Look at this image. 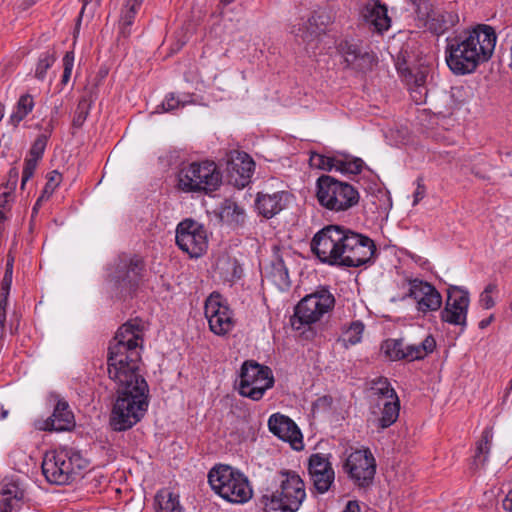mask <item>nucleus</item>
<instances>
[{
  "mask_svg": "<svg viewBox=\"0 0 512 512\" xmlns=\"http://www.w3.org/2000/svg\"><path fill=\"white\" fill-rule=\"evenodd\" d=\"M411 92V97L417 104H421L425 102L427 96V90H422L416 87H409Z\"/></svg>",
  "mask_w": 512,
  "mask_h": 512,
  "instance_id": "51",
  "label": "nucleus"
},
{
  "mask_svg": "<svg viewBox=\"0 0 512 512\" xmlns=\"http://www.w3.org/2000/svg\"><path fill=\"white\" fill-rule=\"evenodd\" d=\"M313 254L328 265L359 267L370 263L376 254L374 241L344 226L327 225L312 238Z\"/></svg>",
  "mask_w": 512,
  "mask_h": 512,
  "instance_id": "2",
  "label": "nucleus"
},
{
  "mask_svg": "<svg viewBox=\"0 0 512 512\" xmlns=\"http://www.w3.org/2000/svg\"><path fill=\"white\" fill-rule=\"evenodd\" d=\"M24 503V489L18 480L5 478L0 483V512H18Z\"/></svg>",
  "mask_w": 512,
  "mask_h": 512,
  "instance_id": "21",
  "label": "nucleus"
},
{
  "mask_svg": "<svg viewBox=\"0 0 512 512\" xmlns=\"http://www.w3.org/2000/svg\"><path fill=\"white\" fill-rule=\"evenodd\" d=\"M208 482L215 493L231 503H246L253 495L247 477L228 465L212 468L208 474Z\"/></svg>",
  "mask_w": 512,
  "mask_h": 512,
  "instance_id": "6",
  "label": "nucleus"
},
{
  "mask_svg": "<svg viewBox=\"0 0 512 512\" xmlns=\"http://www.w3.org/2000/svg\"><path fill=\"white\" fill-rule=\"evenodd\" d=\"M34 101L30 94L22 95L16 105L15 110L10 116V121L17 126L33 109Z\"/></svg>",
  "mask_w": 512,
  "mask_h": 512,
  "instance_id": "36",
  "label": "nucleus"
},
{
  "mask_svg": "<svg viewBox=\"0 0 512 512\" xmlns=\"http://www.w3.org/2000/svg\"><path fill=\"white\" fill-rule=\"evenodd\" d=\"M227 178L231 185L238 189L248 186L255 173L256 162H226Z\"/></svg>",
  "mask_w": 512,
  "mask_h": 512,
  "instance_id": "27",
  "label": "nucleus"
},
{
  "mask_svg": "<svg viewBox=\"0 0 512 512\" xmlns=\"http://www.w3.org/2000/svg\"><path fill=\"white\" fill-rule=\"evenodd\" d=\"M130 27H131V25L120 22L119 34L125 38L128 37L131 33Z\"/></svg>",
  "mask_w": 512,
  "mask_h": 512,
  "instance_id": "57",
  "label": "nucleus"
},
{
  "mask_svg": "<svg viewBox=\"0 0 512 512\" xmlns=\"http://www.w3.org/2000/svg\"><path fill=\"white\" fill-rule=\"evenodd\" d=\"M221 182L222 175L216 162H191L178 175V187L186 193H209L215 191Z\"/></svg>",
  "mask_w": 512,
  "mask_h": 512,
  "instance_id": "8",
  "label": "nucleus"
},
{
  "mask_svg": "<svg viewBox=\"0 0 512 512\" xmlns=\"http://www.w3.org/2000/svg\"><path fill=\"white\" fill-rule=\"evenodd\" d=\"M94 101L92 90L85 89L84 94L80 98L76 110L74 112L72 124L76 128L82 127L89 115L91 105Z\"/></svg>",
  "mask_w": 512,
  "mask_h": 512,
  "instance_id": "33",
  "label": "nucleus"
},
{
  "mask_svg": "<svg viewBox=\"0 0 512 512\" xmlns=\"http://www.w3.org/2000/svg\"><path fill=\"white\" fill-rule=\"evenodd\" d=\"M426 195V187L424 185L423 177L419 176L416 179V190L413 194V206L417 205Z\"/></svg>",
  "mask_w": 512,
  "mask_h": 512,
  "instance_id": "47",
  "label": "nucleus"
},
{
  "mask_svg": "<svg viewBox=\"0 0 512 512\" xmlns=\"http://www.w3.org/2000/svg\"><path fill=\"white\" fill-rule=\"evenodd\" d=\"M364 329L365 325L362 321H353L349 327L343 331V334L338 339V342L341 343L342 347L346 349L349 348V346L356 345L361 342Z\"/></svg>",
  "mask_w": 512,
  "mask_h": 512,
  "instance_id": "35",
  "label": "nucleus"
},
{
  "mask_svg": "<svg viewBox=\"0 0 512 512\" xmlns=\"http://www.w3.org/2000/svg\"><path fill=\"white\" fill-rule=\"evenodd\" d=\"M274 385L272 370L253 360L245 361L240 370L238 392L241 396L259 401Z\"/></svg>",
  "mask_w": 512,
  "mask_h": 512,
  "instance_id": "11",
  "label": "nucleus"
},
{
  "mask_svg": "<svg viewBox=\"0 0 512 512\" xmlns=\"http://www.w3.org/2000/svg\"><path fill=\"white\" fill-rule=\"evenodd\" d=\"M180 106H184V103H182L179 99H177L174 94H169L166 96L165 100L163 101L161 107L163 111L170 112L173 111Z\"/></svg>",
  "mask_w": 512,
  "mask_h": 512,
  "instance_id": "46",
  "label": "nucleus"
},
{
  "mask_svg": "<svg viewBox=\"0 0 512 512\" xmlns=\"http://www.w3.org/2000/svg\"><path fill=\"white\" fill-rule=\"evenodd\" d=\"M371 396L375 397L374 402L385 401L397 397L395 390L391 387L387 378L378 377L370 382Z\"/></svg>",
  "mask_w": 512,
  "mask_h": 512,
  "instance_id": "34",
  "label": "nucleus"
},
{
  "mask_svg": "<svg viewBox=\"0 0 512 512\" xmlns=\"http://www.w3.org/2000/svg\"><path fill=\"white\" fill-rule=\"evenodd\" d=\"M73 65H74V53L72 51H70V52H67L63 57L64 71H63L62 80H61L62 84L68 83V81L71 77Z\"/></svg>",
  "mask_w": 512,
  "mask_h": 512,
  "instance_id": "45",
  "label": "nucleus"
},
{
  "mask_svg": "<svg viewBox=\"0 0 512 512\" xmlns=\"http://www.w3.org/2000/svg\"><path fill=\"white\" fill-rule=\"evenodd\" d=\"M8 296L6 294L1 293V299H0V310L4 311L7 308L8 305Z\"/></svg>",
  "mask_w": 512,
  "mask_h": 512,
  "instance_id": "59",
  "label": "nucleus"
},
{
  "mask_svg": "<svg viewBox=\"0 0 512 512\" xmlns=\"http://www.w3.org/2000/svg\"><path fill=\"white\" fill-rule=\"evenodd\" d=\"M382 350L392 360H404L405 342L404 339H388L383 342Z\"/></svg>",
  "mask_w": 512,
  "mask_h": 512,
  "instance_id": "38",
  "label": "nucleus"
},
{
  "mask_svg": "<svg viewBox=\"0 0 512 512\" xmlns=\"http://www.w3.org/2000/svg\"><path fill=\"white\" fill-rule=\"evenodd\" d=\"M290 193L278 191L272 194L258 192L255 199V208L259 215L271 219L284 210L289 202Z\"/></svg>",
  "mask_w": 512,
  "mask_h": 512,
  "instance_id": "22",
  "label": "nucleus"
},
{
  "mask_svg": "<svg viewBox=\"0 0 512 512\" xmlns=\"http://www.w3.org/2000/svg\"><path fill=\"white\" fill-rule=\"evenodd\" d=\"M435 348H436V341L432 335L426 336V338L420 344H406L405 343L404 360H407V361L422 360L428 354L432 353Z\"/></svg>",
  "mask_w": 512,
  "mask_h": 512,
  "instance_id": "30",
  "label": "nucleus"
},
{
  "mask_svg": "<svg viewBox=\"0 0 512 512\" xmlns=\"http://www.w3.org/2000/svg\"><path fill=\"white\" fill-rule=\"evenodd\" d=\"M459 22L455 11L442 8L431 9L426 15V26L434 34L440 35L454 27Z\"/></svg>",
  "mask_w": 512,
  "mask_h": 512,
  "instance_id": "26",
  "label": "nucleus"
},
{
  "mask_svg": "<svg viewBox=\"0 0 512 512\" xmlns=\"http://www.w3.org/2000/svg\"><path fill=\"white\" fill-rule=\"evenodd\" d=\"M61 178H62L61 174L58 171H56V170H54V171H52V172H50L48 174L47 183H46V185H45V187H44V189L42 191V195L38 198V200H37V202L35 204L34 209H36V207L39 205V203L43 199L49 198L53 194L54 190L60 184Z\"/></svg>",
  "mask_w": 512,
  "mask_h": 512,
  "instance_id": "42",
  "label": "nucleus"
},
{
  "mask_svg": "<svg viewBox=\"0 0 512 512\" xmlns=\"http://www.w3.org/2000/svg\"><path fill=\"white\" fill-rule=\"evenodd\" d=\"M493 319V316H490L488 318H485V319H482L480 322H479V328L480 329H485L486 327H488L491 323Z\"/></svg>",
  "mask_w": 512,
  "mask_h": 512,
  "instance_id": "60",
  "label": "nucleus"
},
{
  "mask_svg": "<svg viewBox=\"0 0 512 512\" xmlns=\"http://www.w3.org/2000/svg\"><path fill=\"white\" fill-rule=\"evenodd\" d=\"M87 460L72 448H59L45 454L42 472L46 480L56 485H67L87 467Z\"/></svg>",
  "mask_w": 512,
  "mask_h": 512,
  "instance_id": "5",
  "label": "nucleus"
},
{
  "mask_svg": "<svg viewBox=\"0 0 512 512\" xmlns=\"http://www.w3.org/2000/svg\"><path fill=\"white\" fill-rule=\"evenodd\" d=\"M267 277L280 289H287L290 287L291 283L289 280L288 269L282 256L277 253L268 267Z\"/></svg>",
  "mask_w": 512,
  "mask_h": 512,
  "instance_id": "28",
  "label": "nucleus"
},
{
  "mask_svg": "<svg viewBox=\"0 0 512 512\" xmlns=\"http://www.w3.org/2000/svg\"><path fill=\"white\" fill-rule=\"evenodd\" d=\"M316 196L321 206L334 212L346 211L359 201V193L351 184L329 175L318 178Z\"/></svg>",
  "mask_w": 512,
  "mask_h": 512,
  "instance_id": "7",
  "label": "nucleus"
},
{
  "mask_svg": "<svg viewBox=\"0 0 512 512\" xmlns=\"http://www.w3.org/2000/svg\"><path fill=\"white\" fill-rule=\"evenodd\" d=\"M227 160H253L252 157L244 152L239 150H231L227 155Z\"/></svg>",
  "mask_w": 512,
  "mask_h": 512,
  "instance_id": "52",
  "label": "nucleus"
},
{
  "mask_svg": "<svg viewBox=\"0 0 512 512\" xmlns=\"http://www.w3.org/2000/svg\"><path fill=\"white\" fill-rule=\"evenodd\" d=\"M75 426L74 414L64 399H59L50 417L40 423L37 428L43 431H69Z\"/></svg>",
  "mask_w": 512,
  "mask_h": 512,
  "instance_id": "20",
  "label": "nucleus"
},
{
  "mask_svg": "<svg viewBox=\"0 0 512 512\" xmlns=\"http://www.w3.org/2000/svg\"><path fill=\"white\" fill-rule=\"evenodd\" d=\"M48 138L49 133H43L35 139L30 148L31 160H39L42 157L47 146Z\"/></svg>",
  "mask_w": 512,
  "mask_h": 512,
  "instance_id": "43",
  "label": "nucleus"
},
{
  "mask_svg": "<svg viewBox=\"0 0 512 512\" xmlns=\"http://www.w3.org/2000/svg\"><path fill=\"white\" fill-rule=\"evenodd\" d=\"M176 244L191 258H198L208 248L207 231L201 223L193 219H184L176 227Z\"/></svg>",
  "mask_w": 512,
  "mask_h": 512,
  "instance_id": "12",
  "label": "nucleus"
},
{
  "mask_svg": "<svg viewBox=\"0 0 512 512\" xmlns=\"http://www.w3.org/2000/svg\"><path fill=\"white\" fill-rule=\"evenodd\" d=\"M472 172L479 178L486 179V176L481 174L476 168H472Z\"/></svg>",
  "mask_w": 512,
  "mask_h": 512,
  "instance_id": "64",
  "label": "nucleus"
},
{
  "mask_svg": "<svg viewBox=\"0 0 512 512\" xmlns=\"http://www.w3.org/2000/svg\"><path fill=\"white\" fill-rule=\"evenodd\" d=\"M82 1V9L80 11V15L78 17V22H80L82 16H83V13L87 7V5L92 1V0H81Z\"/></svg>",
  "mask_w": 512,
  "mask_h": 512,
  "instance_id": "62",
  "label": "nucleus"
},
{
  "mask_svg": "<svg viewBox=\"0 0 512 512\" xmlns=\"http://www.w3.org/2000/svg\"><path fill=\"white\" fill-rule=\"evenodd\" d=\"M55 61L56 56L54 53H51L49 51L42 53L36 65L35 77L38 80H44L46 77L47 70L54 64Z\"/></svg>",
  "mask_w": 512,
  "mask_h": 512,
  "instance_id": "39",
  "label": "nucleus"
},
{
  "mask_svg": "<svg viewBox=\"0 0 512 512\" xmlns=\"http://www.w3.org/2000/svg\"><path fill=\"white\" fill-rule=\"evenodd\" d=\"M6 322V310L2 311L0 310V326H5Z\"/></svg>",
  "mask_w": 512,
  "mask_h": 512,
  "instance_id": "63",
  "label": "nucleus"
},
{
  "mask_svg": "<svg viewBox=\"0 0 512 512\" xmlns=\"http://www.w3.org/2000/svg\"><path fill=\"white\" fill-rule=\"evenodd\" d=\"M142 328L126 322L118 328L108 349V375L117 384V398L110 415L114 431H126L145 415L149 405V387L139 373Z\"/></svg>",
  "mask_w": 512,
  "mask_h": 512,
  "instance_id": "1",
  "label": "nucleus"
},
{
  "mask_svg": "<svg viewBox=\"0 0 512 512\" xmlns=\"http://www.w3.org/2000/svg\"><path fill=\"white\" fill-rule=\"evenodd\" d=\"M204 308L210 330L214 334L223 336L233 329L232 312L227 304L222 302L219 294L212 293L206 300Z\"/></svg>",
  "mask_w": 512,
  "mask_h": 512,
  "instance_id": "15",
  "label": "nucleus"
},
{
  "mask_svg": "<svg viewBox=\"0 0 512 512\" xmlns=\"http://www.w3.org/2000/svg\"><path fill=\"white\" fill-rule=\"evenodd\" d=\"M361 14L370 28L378 33H383L390 28L391 19L388 16V9L380 0L368 1Z\"/></svg>",
  "mask_w": 512,
  "mask_h": 512,
  "instance_id": "24",
  "label": "nucleus"
},
{
  "mask_svg": "<svg viewBox=\"0 0 512 512\" xmlns=\"http://www.w3.org/2000/svg\"><path fill=\"white\" fill-rule=\"evenodd\" d=\"M12 275L13 273H6L4 274V277L1 282V292L2 294L9 295L10 288L12 284Z\"/></svg>",
  "mask_w": 512,
  "mask_h": 512,
  "instance_id": "53",
  "label": "nucleus"
},
{
  "mask_svg": "<svg viewBox=\"0 0 512 512\" xmlns=\"http://www.w3.org/2000/svg\"><path fill=\"white\" fill-rule=\"evenodd\" d=\"M167 157L171 160H185L187 158L192 157V155L189 154L186 149L173 148L169 151Z\"/></svg>",
  "mask_w": 512,
  "mask_h": 512,
  "instance_id": "50",
  "label": "nucleus"
},
{
  "mask_svg": "<svg viewBox=\"0 0 512 512\" xmlns=\"http://www.w3.org/2000/svg\"><path fill=\"white\" fill-rule=\"evenodd\" d=\"M10 192H4L1 196H0V204L2 205L1 208L3 210H6V204L8 202V197H10Z\"/></svg>",
  "mask_w": 512,
  "mask_h": 512,
  "instance_id": "58",
  "label": "nucleus"
},
{
  "mask_svg": "<svg viewBox=\"0 0 512 512\" xmlns=\"http://www.w3.org/2000/svg\"><path fill=\"white\" fill-rule=\"evenodd\" d=\"M154 502L156 512H182L179 496L167 489L157 492Z\"/></svg>",
  "mask_w": 512,
  "mask_h": 512,
  "instance_id": "32",
  "label": "nucleus"
},
{
  "mask_svg": "<svg viewBox=\"0 0 512 512\" xmlns=\"http://www.w3.org/2000/svg\"><path fill=\"white\" fill-rule=\"evenodd\" d=\"M277 488L263 495L260 503L264 512H297L306 498L305 484L292 470H280L275 476Z\"/></svg>",
  "mask_w": 512,
  "mask_h": 512,
  "instance_id": "4",
  "label": "nucleus"
},
{
  "mask_svg": "<svg viewBox=\"0 0 512 512\" xmlns=\"http://www.w3.org/2000/svg\"><path fill=\"white\" fill-rule=\"evenodd\" d=\"M143 260L136 255H120L109 274L112 290L119 297L131 295L139 286L144 271Z\"/></svg>",
  "mask_w": 512,
  "mask_h": 512,
  "instance_id": "9",
  "label": "nucleus"
},
{
  "mask_svg": "<svg viewBox=\"0 0 512 512\" xmlns=\"http://www.w3.org/2000/svg\"><path fill=\"white\" fill-rule=\"evenodd\" d=\"M142 3L143 0H126V4L122 10L120 22L132 25Z\"/></svg>",
  "mask_w": 512,
  "mask_h": 512,
  "instance_id": "41",
  "label": "nucleus"
},
{
  "mask_svg": "<svg viewBox=\"0 0 512 512\" xmlns=\"http://www.w3.org/2000/svg\"><path fill=\"white\" fill-rule=\"evenodd\" d=\"M408 296L415 300L417 310L424 314L437 311L442 305V296L437 289L417 278L409 281Z\"/></svg>",
  "mask_w": 512,
  "mask_h": 512,
  "instance_id": "16",
  "label": "nucleus"
},
{
  "mask_svg": "<svg viewBox=\"0 0 512 512\" xmlns=\"http://www.w3.org/2000/svg\"><path fill=\"white\" fill-rule=\"evenodd\" d=\"M343 512H360V506L357 501H349Z\"/></svg>",
  "mask_w": 512,
  "mask_h": 512,
  "instance_id": "56",
  "label": "nucleus"
},
{
  "mask_svg": "<svg viewBox=\"0 0 512 512\" xmlns=\"http://www.w3.org/2000/svg\"><path fill=\"white\" fill-rule=\"evenodd\" d=\"M315 156H318L319 160H339L338 159L339 157H341L342 160H354V161L362 160L359 157H350L348 154H345V153H338L337 155H334V156H325V155L317 154L314 151H310L309 160H313Z\"/></svg>",
  "mask_w": 512,
  "mask_h": 512,
  "instance_id": "48",
  "label": "nucleus"
},
{
  "mask_svg": "<svg viewBox=\"0 0 512 512\" xmlns=\"http://www.w3.org/2000/svg\"><path fill=\"white\" fill-rule=\"evenodd\" d=\"M335 298L327 288H319L314 293L306 295L296 305L291 325L300 330L303 325L318 322L322 316L334 308Z\"/></svg>",
  "mask_w": 512,
  "mask_h": 512,
  "instance_id": "10",
  "label": "nucleus"
},
{
  "mask_svg": "<svg viewBox=\"0 0 512 512\" xmlns=\"http://www.w3.org/2000/svg\"><path fill=\"white\" fill-rule=\"evenodd\" d=\"M493 439V431L491 428H485L482 432L481 439L477 442L475 461L484 464L488 458L491 443Z\"/></svg>",
  "mask_w": 512,
  "mask_h": 512,
  "instance_id": "37",
  "label": "nucleus"
},
{
  "mask_svg": "<svg viewBox=\"0 0 512 512\" xmlns=\"http://www.w3.org/2000/svg\"><path fill=\"white\" fill-rule=\"evenodd\" d=\"M502 506L506 511L512 512V491H509L502 502Z\"/></svg>",
  "mask_w": 512,
  "mask_h": 512,
  "instance_id": "55",
  "label": "nucleus"
},
{
  "mask_svg": "<svg viewBox=\"0 0 512 512\" xmlns=\"http://www.w3.org/2000/svg\"><path fill=\"white\" fill-rule=\"evenodd\" d=\"M332 22L333 16L331 10L326 7L319 8L312 13L303 27L298 28L295 35L300 37L304 42H310L320 33L324 32Z\"/></svg>",
  "mask_w": 512,
  "mask_h": 512,
  "instance_id": "23",
  "label": "nucleus"
},
{
  "mask_svg": "<svg viewBox=\"0 0 512 512\" xmlns=\"http://www.w3.org/2000/svg\"><path fill=\"white\" fill-rule=\"evenodd\" d=\"M400 411L398 396L385 401L374 402L370 407L371 414L376 418L378 427L385 429L394 424Z\"/></svg>",
  "mask_w": 512,
  "mask_h": 512,
  "instance_id": "25",
  "label": "nucleus"
},
{
  "mask_svg": "<svg viewBox=\"0 0 512 512\" xmlns=\"http://www.w3.org/2000/svg\"><path fill=\"white\" fill-rule=\"evenodd\" d=\"M338 49L347 66L357 71L365 72L371 70L377 60L374 53L364 49L357 43L347 40L342 41Z\"/></svg>",
  "mask_w": 512,
  "mask_h": 512,
  "instance_id": "19",
  "label": "nucleus"
},
{
  "mask_svg": "<svg viewBox=\"0 0 512 512\" xmlns=\"http://www.w3.org/2000/svg\"><path fill=\"white\" fill-rule=\"evenodd\" d=\"M308 469L316 491L320 494L327 492L335 479L329 458L320 453L312 454L309 458Z\"/></svg>",
  "mask_w": 512,
  "mask_h": 512,
  "instance_id": "17",
  "label": "nucleus"
},
{
  "mask_svg": "<svg viewBox=\"0 0 512 512\" xmlns=\"http://www.w3.org/2000/svg\"><path fill=\"white\" fill-rule=\"evenodd\" d=\"M494 29L480 24L471 30L447 39L446 63L450 70L458 75L473 72L480 63L492 56L496 45Z\"/></svg>",
  "mask_w": 512,
  "mask_h": 512,
  "instance_id": "3",
  "label": "nucleus"
},
{
  "mask_svg": "<svg viewBox=\"0 0 512 512\" xmlns=\"http://www.w3.org/2000/svg\"><path fill=\"white\" fill-rule=\"evenodd\" d=\"M13 262H14V258L13 257H9L7 259L6 269H5L6 273H13Z\"/></svg>",
  "mask_w": 512,
  "mask_h": 512,
  "instance_id": "61",
  "label": "nucleus"
},
{
  "mask_svg": "<svg viewBox=\"0 0 512 512\" xmlns=\"http://www.w3.org/2000/svg\"><path fill=\"white\" fill-rule=\"evenodd\" d=\"M344 470L359 488L369 487L376 473V461L369 449L356 450L346 459Z\"/></svg>",
  "mask_w": 512,
  "mask_h": 512,
  "instance_id": "13",
  "label": "nucleus"
},
{
  "mask_svg": "<svg viewBox=\"0 0 512 512\" xmlns=\"http://www.w3.org/2000/svg\"><path fill=\"white\" fill-rule=\"evenodd\" d=\"M19 178V171L16 168L10 169L8 173L7 188H15Z\"/></svg>",
  "mask_w": 512,
  "mask_h": 512,
  "instance_id": "54",
  "label": "nucleus"
},
{
  "mask_svg": "<svg viewBox=\"0 0 512 512\" xmlns=\"http://www.w3.org/2000/svg\"><path fill=\"white\" fill-rule=\"evenodd\" d=\"M316 167L324 169L326 166L335 167L342 172L359 174L362 171L364 162H320Z\"/></svg>",
  "mask_w": 512,
  "mask_h": 512,
  "instance_id": "40",
  "label": "nucleus"
},
{
  "mask_svg": "<svg viewBox=\"0 0 512 512\" xmlns=\"http://www.w3.org/2000/svg\"><path fill=\"white\" fill-rule=\"evenodd\" d=\"M37 162H26L22 171L21 188L24 189L26 182L33 176Z\"/></svg>",
  "mask_w": 512,
  "mask_h": 512,
  "instance_id": "49",
  "label": "nucleus"
},
{
  "mask_svg": "<svg viewBox=\"0 0 512 512\" xmlns=\"http://www.w3.org/2000/svg\"><path fill=\"white\" fill-rule=\"evenodd\" d=\"M397 70L402 75L404 81L409 87H416L422 90H427L425 87L428 76L427 67H417L411 69L406 67L405 64H398Z\"/></svg>",
  "mask_w": 512,
  "mask_h": 512,
  "instance_id": "31",
  "label": "nucleus"
},
{
  "mask_svg": "<svg viewBox=\"0 0 512 512\" xmlns=\"http://www.w3.org/2000/svg\"><path fill=\"white\" fill-rule=\"evenodd\" d=\"M497 291V285L495 283H489L480 295L479 302L485 309H490L495 305L492 297L493 293Z\"/></svg>",
  "mask_w": 512,
  "mask_h": 512,
  "instance_id": "44",
  "label": "nucleus"
},
{
  "mask_svg": "<svg viewBox=\"0 0 512 512\" xmlns=\"http://www.w3.org/2000/svg\"><path fill=\"white\" fill-rule=\"evenodd\" d=\"M219 216L222 222L232 226L242 225L245 221L244 209L231 199L222 203Z\"/></svg>",
  "mask_w": 512,
  "mask_h": 512,
  "instance_id": "29",
  "label": "nucleus"
},
{
  "mask_svg": "<svg viewBox=\"0 0 512 512\" xmlns=\"http://www.w3.org/2000/svg\"><path fill=\"white\" fill-rule=\"evenodd\" d=\"M469 303L470 299L467 290L458 286H450L447 289L445 307L440 314L441 320L451 325L465 327Z\"/></svg>",
  "mask_w": 512,
  "mask_h": 512,
  "instance_id": "14",
  "label": "nucleus"
},
{
  "mask_svg": "<svg viewBox=\"0 0 512 512\" xmlns=\"http://www.w3.org/2000/svg\"><path fill=\"white\" fill-rule=\"evenodd\" d=\"M269 430L279 439L289 442L294 450L303 448L302 433L289 417L276 413L268 420Z\"/></svg>",
  "mask_w": 512,
  "mask_h": 512,
  "instance_id": "18",
  "label": "nucleus"
}]
</instances>
